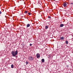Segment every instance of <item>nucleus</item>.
<instances>
[{
    "label": "nucleus",
    "instance_id": "6e6552de",
    "mask_svg": "<svg viewBox=\"0 0 73 73\" xmlns=\"http://www.w3.org/2000/svg\"><path fill=\"white\" fill-rule=\"evenodd\" d=\"M48 28V26L46 25L45 27V29H47Z\"/></svg>",
    "mask_w": 73,
    "mask_h": 73
},
{
    "label": "nucleus",
    "instance_id": "f3484780",
    "mask_svg": "<svg viewBox=\"0 0 73 73\" xmlns=\"http://www.w3.org/2000/svg\"><path fill=\"white\" fill-rule=\"evenodd\" d=\"M28 13L29 15H31V13Z\"/></svg>",
    "mask_w": 73,
    "mask_h": 73
},
{
    "label": "nucleus",
    "instance_id": "9b49d317",
    "mask_svg": "<svg viewBox=\"0 0 73 73\" xmlns=\"http://www.w3.org/2000/svg\"><path fill=\"white\" fill-rule=\"evenodd\" d=\"M11 68H14L13 67V64H12V65H11Z\"/></svg>",
    "mask_w": 73,
    "mask_h": 73
},
{
    "label": "nucleus",
    "instance_id": "9d476101",
    "mask_svg": "<svg viewBox=\"0 0 73 73\" xmlns=\"http://www.w3.org/2000/svg\"><path fill=\"white\" fill-rule=\"evenodd\" d=\"M66 44H68V41L67 40L66 41Z\"/></svg>",
    "mask_w": 73,
    "mask_h": 73
},
{
    "label": "nucleus",
    "instance_id": "6ab92c4d",
    "mask_svg": "<svg viewBox=\"0 0 73 73\" xmlns=\"http://www.w3.org/2000/svg\"><path fill=\"white\" fill-rule=\"evenodd\" d=\"M2 11H3V12H4V10L3 9H2Z\"/></svg>",
    "mask_w": 73,
    "mask_h": 73
},
{
    "label": "nucleus",
    "instance_id": "20e7f679",
    "mask_svg": "<svg viewBox=\"0 0 73 73\" xmlns=\"http://www.w3.org/2000/svg\"><path fill=\"white\" fill-rule=\"evenodd\" d=\"M63 5L64 7H66L67 4L65 3H63Z\"/></svg>",
    "mask_w": 73,
    "mask_h": 73
},
{
    "label": "nucleus",
    "instance_id": "f8f14e48",
    "mask_svg": "<svg viewBox=\"0 0 73 73\" xmlns=\"http://www.w3.org/2000/svg\"><path fill=\"white\" fill-rule=\"evenodd\" d=\"M28 13V11H25V13Z\"/></svg>",
    "mask_w": 73,
    "mask_h": 73
},
{
    "label": "nucleus",
    "instance_id": "423d86ee",
    "mask_svg": "<svg viewBox=\"0 0 73 73\" xmlns=\"http://www.w3.org/2000/svg\"><path fill=\"white\" fill-rule=\"evenodd\" d=\"M30 27V24H28L27 25V27Z\"/></svg>",
    "mask_w": 73,
    "mask_h": 73
},
{
    "label": "nucleus",
    "instance_id": "ddd939ff",
    "mask_svg": "<svg viewBox=\"0 0 73 73\" xmlns=\"http://www.w3.org/2000/svg\"><path fill=\"white\" fill-rule=\"evenodd\" d=\"M48 19H50V18H51V17H50V16H48Z\"/></svg>",
    "mask_w": 73,
    "mask_h": 73
},
{
    "label": "nucleus",
    "instance_id": "2eb2a0df",
    "mask_svg": "<svg viewBox=\"0 0 73 73\" xmlns=\"http://www.w3.org/2000/svg\"><path fill=\"white\" fill-rule=\"evenodd\" d=\"M70 5H72V6L71 7H72V5H73V3H71L70 4Z\"/></svg>",
    "mask_w": 73,
    "mask_h": 73
},
{
    "label": "nucleus",
    "instance_id": "f03ea898",
    "mask_svg": "<svg viewBox=\"0 0 73 73\" xmlns=\"http://www.w3.org/2000/svg\"><path fill=\"white\" fill-rule=\"evenodd\" d=\"M28 58L29 60L30 61H33V59H34L31 56H30Z\"/></svg>",
    "mask_w": 73,
    "mask_h": 73
},
{
    "label": "nucleus",
    "instance_id": "dca6fc26",
    "mask_svg": "<svg viewBox=\"0 0 73 73\" xmlns=\"http://www.w3.org/2000/svg\"><path fill=\"white\" fill-rule=\"evenodd\" d=\"M1 13H2V12H1V11H0V15H1Z\"/></svg>",
    "mask_w": 73,
    "mask_h": 73
},
{
    "label": "nucleus",
    "instance_id": "39448f33",
    "mask_svg": "<svg viewBox=\"0 0 73 73\" xmlns=\"http://www.w3.org/2000/svg\"><path fill=\"white\" fill-rule=\"evenodd\" d=\"M64 25L63 24H61L60 25V27H63V26H64Z\"/></svg>",
    "mask_w": 73,
    "mask_h": 73
},
{
    "label": "nucleus",
    "instance_id": "7ed1b4c3",
    "mask_svg": "<svg viewBox=\"0 0 73 73\" xmlns=\"http://www.w3.org/2000/svg\"><path fill=\"white\" fill-rule=\"evenodd\" d=\"M36 56L37 58H38L40 57V54L38 53L36 54Z\"/></svg>",
    "mask_w": 73,
    "mask_h": 73
},
{
    "label": "nucleus",
    "instance_id": "a211bd4d",
    "mask_svg": "<svg viewBox=\"0 0 73 73\" xmlns=\"http://www.w3.org/2000/svg\"><path fill=\"white\" fill-rule=\"evenodd\" d=\"M32 44H30V46H32Z\"/></svg>",
    "mask_w": 73,
    "mask_h": 73
},
{
    "label": "nucleus",
    "instance_id": "1a4fd4ad",
    "mask_svg": "<svg viewBox=\"0 0 73 73\" xmlns=\"http://www.w3.org/2000/svg\"><path fill=\"white\" fill-rule=\"evenodd\" d=\"M44 61H45L44 59H42V62H44Z\"/></svg>",
    "mask_w": 73,
    "mask_h": 73
},
{
    "label": "nucleus",
    "instance_id": "412c9836",
    "mask_svg": "<svg viewBox=\"0 0 73 73\" xmlns=\"http://www.w3.org/2000/svg\"><path fill=\"white\" fill-rule=\"evenodd\" d=\"M54 0L55 1V0Z\"/></svg>",
    "mask_w": 73,
    "mask_h": 73
},
{
    "label": "nucleus",
    "instance_id": "4468645a",
    "mask_svg": "<svg viewBox=\"0 0 73 73\" xmlns=\"http://www.w3.org/2000/svg\"><path fill=\"white\" fill-rule=\"evenodd\" d=\"M26 63V64H28V62L27 61Z\"/></svg>",
    "mask_w": 73,
    "mask_h": 73
},
{
    "label": "nucleus",
    "instance_id": "f257e3e1",
    "mask_svg": "<svg viewBox=\"0 0 73 73\" xmlns=\"http://www.w3.org/2000/svg\"><path fill=\"white\" fill-rule=\"evenodd\" d=\"M11 54L13 57H15L18 54L17 50H16L15 52L13 51H12Z\"/></svg>",
    "mask_w": 73,
    "mask_h": 73
},
{
    "label": "nucleus",
    "instance_id": "aec40b11",
    "mask_svg": "<svg viewBox=\"0 0 73 73\" xmlns=\"http://www.w3.org/2000/svg\"><path fill=\"white\" fill-rule=\"evenodd\" d=\"M5 17H6V16H5Z\"/></svg>",
    "mask_w": 73,
    "mask_h": 73
},
{
    "label": "nucleus",
    "instance_id": "0eeeda50",
    "mask_svg": "<svg viewBox=\"0 0 73 73\" xmlns=\"http://www.w3.org/2000/svg\"><path fill=\"white\" fill-rule=\"evenodd\" d=\"M60 40H64V37L62 36V37H60Z\"/></svg>",
    "mask_w": 73,
    "mask_h": 73
}]
</instances>
